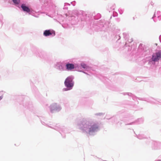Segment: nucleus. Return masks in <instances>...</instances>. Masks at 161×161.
I'll list each match as a JSON object with an SVG mask.
<instances>
[{"label": "nucleus", "instance_id": "0eeeda50", "mask_svg": "<svg viewBox=\"0 0 161 161\" xmlns=\"http://www.w3.org/2000/svg\"><path fill=\"white\" fill-rule=\"evenodd\" d=\"M21 7L24 11L27 12H30V9L28 7L25 6L24 4H22L21 6Z\"/></svg>", "mask_w": 161, "mask_h": 161}, {"label": "nucleus", "instance_id": "f03ea898", "mask_svg": "<svg viewBox=\"0 0 161 161\" xmlns=\"http://www.w3.org/2000/svg\"><path fill=\"white\" fill-rule=\"evenodd\" d=\"M72 79L70 77H67L65 80L64 82V84L65 86L67 87H71L73 86V84L72 82Z\"/></svg>", "mask_w": 161, "mask_h": 161}, {"label": "nucleus", "instance_id": "f257e3e1", "mask_svg": "<svg viewBox=\"0 0 161 161\" xmlns=\"http://www.w3.org/2000/svg\"><path fill=\"white\" fill-rule=\"evenodd\" d=\"M98 126L96 124H90L89 125L88 124L85 125H84V128L83 129V130L84 131H86L87 130V129L88 128V131L89 132H93L95 131L98 128Z\"/></svg>", "mask_w": 161, "mask_h": 161}, {"label": "nucleus", "instance_id": "7ed1b4c3", "mask_svg": "<svg viewBox=\"0 0 161 161\" xmlns=\"http://www.w3.org/2000/svg\"><path fill=\"white\" fill-rule=\"evenodd\" d=\"M161 58V51L158 53L153 54V55L152 59L154 62L158 61Z\"/></svg>", "mask_w": 161, "mask_h": 161}, {"label": "nucleus", "instance_id": "39448f33", "mask_svg": "<svg viewBox=\"0 0 161 161\" xmlns=\"http://www.w3.org/2000/svg\"><path fill=\"white\" fill-rule=\"evenodd\" d=\"M58 106L56 103L52 104L50 106L51 111L52 112L53 110H57L58 108Z\"/></svg>", "mask_w": 161, "mask_h": 161}, {"label": "nucleus", "instance_id": "6e6552de", "mask_svg": "<svg viewBox=\"0 0 161 161\" xmlns=\"http://www.w3.org/2000/svg\"><path fill=\"white\" fill-rule=\"evenodd\" d=\"M13 2L16 4H19L20 2V0H13Z\"/></svg>", "mask_w": 161, "mask_h": 161}, {"label": "nucleus", "instance_id": "9d476101", "mask_svg": "<svg viewBox=\"0 0 161 161\" xmlns=\"http://www.w3.org/2000/svg\"><path fill=\"white\" fill-rule=\"evenodd\" d=\"M2 98V97H0V100H1Z\"/></svg>", "mask_w": 161, "mask_h": 161}, {"label": "nucleus", "instance_id": "20e7f679", "mask_svg": "<svg viewBox=\"0 0 161 161\" xmlns=\"http://www.w3.org/2000/svg\"><path fill=\"white\" fill-rule=\"evenodd\" d=\"M43 35L45 36H47L52 35L54 36L55 35V34L54 31H51L50 30H45L43 33Z\"/></svg>", "mask_w": 161, "mask_h": 161}, {"label": "nucleus", "instance_id": "1a4fd4ad", "mask_svg": "<svg viewBox=\"0 0 161 161\" xmlns=\"http://www.w3.org/2000/svg\"><path fill=\"white\" fill-rule=\"evenodd\" d=\"M81 66L84 68H86L87 67V66L86 65L84 64H81Z\"/></svg>", "mask_w": 161, "mask_h": 161}, {"label": "nucleus", "instance_id": "423d86ee", "mask_svg": "<svg viewBox=\"0 0 161 161\" xmlns=\"http://www.w3.org/2000/svg\"><path fill=\"white\" fill-rule=\"evenodd\" d=\"M66 66L67 70H71L74 68V65L73 64H66Z\"/></svg>", "mask_w": 161, "mask_h": 161}]
</instances>
